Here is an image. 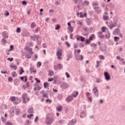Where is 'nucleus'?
<instances>
[{
    "label": "nucleus",
    "instance_id": "1",
    "mask_svg": "<svg viewBox=\"0 0 125 125\" xmlns=\"http://www.w3.org/2000/svg\"><path fill=\"white\" fill-rule=\"evenodd\" d=\"M22 98L23 99V103H27V101H30V99L28 97V95L26 93H24L22 95Z\"/></svg>",
    "mask_w": 125,
    "mask_h": 125
},
{
    "label": "nucleus",
    "instance_id": "2",
    "mask_svg": "<svg viewBox=\"0 0 125 125\" xmlns=\"http://www.w3.org/2000/svg\"><path fill=\"white\" fill-rule=\"evenodd\" d=\"M62 52H63V50L62 49H58L57 52V56H58V59L61 60V56L62 55Z\"/></svg>",
    "mask_w": 125,
    "mask_h": 125
},
{
    "label": "nucleus",
    "instance_id": "3",
    "mask_svg": "<svg viewBox=\"0 0 125 125\" xmlns=\"http://www.w3.org/2000/svg\"><path fill=\"white\" fill-rule=\"evenodd\" d=\"M104 76L105 77V79L106 81H109L111 79V76L110 74L107 72L104 73Z\"/></svg>",
    "mask_w": 125,
    "mask_h": 125
},
{
    "label": "nucleus",
    "instance_id": "4",
    "mask_svg": "<svg viewBox=\"0 0 125 125\" xmlns=\"http://www.w3.org/2000/svg\"><path fill=\"white\" fill-rule=\"evenodd\" d=\"M75 3H77V7H80L83 4V1L82 0H74Z\"/></svg>",
    "mask_w": 125,
    "mask_h": 125
},
{
    "label": "nucleus",
    "instance_id": "5",
    "mask_svg": "<svg viewBox=\"0 0 125 125\" xmlns=\"http://www.w3.org/2000/svg\"><path fill=\"white\" fill-rule=\"evenodd\" d=\"M117 24H118V21H115L113 22L112 24H110V25L109 26V28H110L111 29V30H112V29H113V28H114V27H117Z\"/></svg>",
    "mask_w": 125,
    "mask_h": 125
},
{
    "label": "nucleus",
    "instance_id": "6",
    "mask_svg": "<svg viewBox=\"0 0 125 125\" xmlns=\"http://www.w3.org/2000/svg\"><path fill=\"white\" fill-rule=\"evenodd\" d=\"M93 92L95 94V95L98 97V88L97 87H95L93 89Z\"/></svg>",
    "mask_w": 125,
    "mask_h": 125
},
{
    "label": "nucleus",
    "instance_id": "7",
    "mask_svg": "<svg viewBox=\"0 0 125 125\" xmlns=\"http://www.w3.org/2000/svg\"><path fill=\"white\" fill-rule=\"evenodd\" d=\"M54 121V119H53V118H47L46 121V124L47 125H51V124L53 123Z\"/></svg>",
    "mask_w": 125,
    "mask_h": 125
},
{
    "label": "nucleus",
    "instance_id": "8",
    "mask_svg": "<svg viewBox=\"0 0 125 125\" xmlns=\"http://www.w3.org/2000/svg\"><path fill=\"white\" fill-rule=\"evenodd\" d=\"M61 86L63 89H66L69 87V84L67 83H63L61 85Z\"/></svg>",
    "mask_w": 125,
    "mask_h": 125
},
{
    "label": "nucleus",
    "instance_id": "9",
    "mask_svg": "<svg viewBox=\"0 0 125 125\" xmlns=\"http://www.w3.org/2000/svg\"><path fill=\"white\" fill-rule=\"evenodd\" d=\"M2 35L3 36V38H4V39H8V34L7 32L4 31L2 32Z\"/></svg>",
    "mask_w": 125,
    "mask_h": 125
},
{
    "label": "nucleus",
    "instance_id": "10",
    "mask_svg": "<svg viewBox=\"0 0 125 125\" xmlns=\"http://www.w3.org/2000/svg\"><path fill=\"white\" fill-rule=\"evenodd\" d=\"M72 100H73V96H69L66 99V101L68 103H69V102H71V101H72Z\"/></svg>",
    "mask_w": 125,
    "mask_h": 125
},
{
    "label": "nucleus",
    "instance_id": "11",
    "mask_svg": "<svg viewBox=\"0 0 125 125\" xmlns=\"http://www.w3.org/2000/svg\"><path fill=\"white\" fill-rule=\"evenodd\" d=\"M30 38L31 40H32V41H36V40L38 41V40H39V36L34 35V36L31 37Z\"/></svg>",
    "mask_w": 125,
    "mask_h": 125
},
{
    "label": "nucleus",
    "instance_id": "12",
    "mask_svg": "<svg viewBox=\"0 0 125 125\" xmlns=\"http://www.w3.org/2000/svg\"><path fill=\"white\" fill-rule=\"evenodd\" d=\"M76 122V120L73 119L68 124V125H74Z\"/></svg>",
    "mask_w": 125,
    "mask_h": 125
},
{
    "label": "nucleus",
    "instance_id": "13",
    "mask_svg": "<svg viewBox=\"0 0 125 125\" xmlns=\"http://www.w3.org/2000/svg\"><path fill=\"white\" fill-rule=\"evenodd\" d=\"M83 59V55L76 56L77 60H82Z\"/></svg>",
    "mask_w": 125,
    "mask_h": 125
},
{
    "label": "nucleus",
    "instance_id": "14",
    "mask_svg": "<svg viewBox=\"0 0 125 125\" xmlns=\"http://www.w3.org/2000/svg\"><path fill=\"white\" fill-rule=\"evenodd\" d=\"M10 68H12V69L15 70V71H16V69H17V66H16L13 64H11L10 65Z\"/></svg>",
    "mask_w": 125,
    "mask_h": 125
},
{
    "label": "nucleus",
    "instance_id": "15",
    "mask_svg": "<svg viewBox=\"0 0 125 125\" xmlns=\"http://www.w3.org/2000/svg\"><path fill=\"white\" fill-rule=\"evenodd\" d=\"M114 32L115 33V34H117V35H118V34L120 33H121V30H120V29L119 28H116L115 29V30L114 31Z\"/></svg>",
    "mask_w": 125,
    "mask_h": 125
},
{
    "label": "nucleus",
    "instance_id": "16",
    "mask_svg": "<svg viewBox=\"0 0 125 125\" xmlns=\"http://www.w3.org/2000/svg\"><path fill=\"white\" fill-rule=\"evenodd\" d=\"M29 86H30V84L29 83H27L26 85H23L22 86V87H23L24 89H26V88H28Z\"/></svg>",
    "mask_w": 125,
    "mask_h": 125
},
{
    "label": "nucleus",
    "instance_id": "17",
    "mask_svg": "<svg viewBox=\"0 0 125 125\" xmlns=\"http://www.w3.org/2000/svg\"><path fill=\"white\" fill-rule=\"evenodd\" d=\"M57 111H58V112H61V111H62V106L59 105L57 106Z\"/></svg>",
    "mask_w": 125,
    "mask_h": 125
},
{
    "label": "nucleus",
    "instance_id": "18",
    "mask_svg": "<svg viewBox=\"0 0 125 125\" xmlns=\"http://www.w3.org/2000/svg\"><path fill=\"white\" fill-rule=\"evenodd\" d=\"M10 100L11 102H14L16 100V97L15 96H12L10 98Z\"/></svg>",
    "mask_w": 125,
    "mask_h": 125
},
{
    "label": "nucleus",
    "instance_id": "19",
    "mask_svg": "<svg viewBox=\"0 0 125 125\" xmlns=\"http://www.w3.org/2000/svg\"><path fill=\"white\" fill-rule=\"evenodd\" d=\"M30 73H36V70H35V68H34V67H30Z\"/></svg>",
    "mask_w": 125,
    "mask_h": 125
},
{
    "label": "nucleus",
    "instance_id": "20",
    "mask_svg": "<svg viewBox=\"0 0 125 125\" xmlns=\"http://www.w3.org/2000/svg\"><path fill=\"white\" fill-rule=\"evenodd\" d=\"M28 112L29 114H32V113H34V109H33V108L31 107L30 108H29L28 110Z\"/></svg>",
    "mask_w": 125,
    "mask_h": 125
},
{
    "label": "nucleus",
    "instance_id": "21",
    "mask_svg": "<svg viewBox=\"0 0 125 125\" xmlns=\"http://www.w3.org/2000/svg\"><path fill=\"white\" fill-rule=\"evenodd\" d=\"M79 95V92L78 91H76L75 92H74L72 93V96L74 97H77V96H78V95Z\"/></svg>",
    "mask_w": 125,
    "mask_h": 125
},
{
    "label": "nucleus",
    "instance_id": "22",
    "mask_svg": "<svg viewBox=\"0 0 125 125\" xmlns=\"http://www.w3.org/2000/svg\"><path fill=\"white\" fill-rule=\"evenodd\" d=\"M10 49L7 50V52H9V51H11L13 50V49H14V47L12 45H11L10 46Z\"/></svg>",
    "mask_w": 125,
    "mask_h": 125
},
{
    "label": "nucleus",
    "instance_id": "23",
    "mask_svg": "<svg viewBox=\"0 0 125 125\" xmlns=\"http://www.w3.org/2000/svg\"><path fill=\"white\" fill-rule=\"evenodd\" d=\"M58 69L61 70V69H62L63 68V65L61 64V63L58 64Z\"/></svg>",
    "mask_w": 125,
    "mask_h": 125
},
{
    "label": "nucleus",
    "instance_id": "24",
    "mask_svg": "<svg viewBox=\"0 0 125 125\" xmlns=\"http://www.w3.org/2000/svg\"><path fill=\"white\" fill-rule=\"evenodd\" d=\"M12 76L13 78H15V77H17V74H16V72L14 71L12 73Z\"/></svg>",
    "mask_w": 125,
    "mask_h": 125
},
{
    "label": "nucleus",
    "instance_id": "25",
    "mask_svg": "<svg viewBox=\"0 0 125 125\" xmlns=\"http://www.w3.org/2000/svg\"><path fill=\"white\" fill-rule=\"evenodd\" d=\"M100 63H102V61H97V65L96 67H100Z\"/></svg>",
    "mask_w": 125,
    "mask_h": 125
},
{
    "label": "nucleus",
    "instance_id": "26",
    "mask_svg": "<svg viewBox=\"0 0 125 125\" xmlns=\"http://www.w3.org/2000/svg\"><path fill=\"white\" fill-rule=\"evenodd\" d=\"M49 85V83H44V88H46V87H48Z\"/></svg>",
    "mask_w": 125,
    "mask_h": 125
},
{
    "label": "nucleus",
    "instance_id": "27",
    "mask_svg": "<svg viewBox=\"0 0 125 125\" xmlns=\"http://www.w3.org/2000/svg\"><path fill=\"white\" fill-rule=\"evenodd\" d=\"M77 16H79V15L80 14V15L79 16V17H81V18H83V13L81 12L80 13H77Z\"/></svg>",
    "mask_w": 125,
    "mask_h": 125
},
{
    "label": "nucleus",
    "instance_id": "28",
    "mask_svg": "<svg viewBox=\"0 0 125 125\" xmlns=\"http://www.w3.org/2000/svg\"><path fill=\"white\" fill-rule=\"evenodd\" d=\"M31 27L32 29H34L35 27H36V23L35 22H32L31 25Z\"/></svg>",
    "mask_w": 125,
    "mask_h": 125
},
{
    "label": "nucleus",
    "instance_id": "29",
    "mask_svg": "<svg viewBox=\"0 0 125 125\" xmlns=\"http://www.w3.org/2000/svg\"><path fill=\"white\" fill-rule=\"evenodd\" d=\"M89 4V1L87 0L84 1V5H88Z\"/></svg>",
    "mask_w": 125,
    "mask_h": 125
},
{
    "label": "nucleus",
    "instance_id": "30",
    "mask_svg": "<svg viewBox=\"0 0 125 125\" xmlns=\"http://www.w3.org/2000/svg\"><path fill=\"white\" fill-rule=\"evenodd\" d=\"M114 41L115 42H118V41H120V38L117 36L114 37Z\"/></svg>",
    "mask_w": 125,
    "mask_h": 125
},
{
    "label": "nucleus",
    "instance_id": "31",
    "mask_svg": "<svg viewBox=\"0 0 125 125\" xmlns=\"http://www.w3.org/2000/svg\"><path fill=\"white\" fill-rule=\"evenodd\" d=\"M49 73V76H50V77H51V76H53V75H54V73L52 71H50Z\"/></svg>",
    "mask_w": 125,
    "mask_h": 125
},
{
    "label": "nucleus",
    "instance_id": "32",
    "mask_svg": "<svg viewBox=\"0 0 125 125\" xmlns=\"http://www.w3.org/2000/svg\"><path fill=\"white\" fill-rule=\"evenodd\" d=\"M93 6H98V2H93L92 3Z\"/></svg>",
    "mask_w": 125,
    "mask_h": 125
},
{
    "label": "nucleus",
    "instance_id": "33",
    "mask_svg": "<svg viewBox=\"0 0 125 125\" xmlns=\"http://www.w3.org/2000/svg\"><path fill=\"white\" fill-rule=\"evenodd\" d=\"M28 51H29V53H30L32 55V54H33V49L32 48H29L28 49Z\"/></svg>",
    "mask_w": 125,
    "mask_h": 125
},
{
    "label": "nucleus",
    "instance_id": "34",
    "mask_svg": "<svg viewBox=\"0 0 125 125\" xmlns=\"http://www.w3.org/2000/svg\"><path fill=\"white\" fill-rule=\"evenodd\" d=\"M80 117H81V118H84V117H85V114H84V113H83V112H82V113H81V114L80 115Z\"/></svg>",
    "mask_w": 125,
    "mask_h": 125
},
{
    "label": "nucleus",
    "instance_id": "35",
    "mask_svg": "<svg viewBox=\"0 0 125 125\" xmlns=\"http://www.w3.org/2000/svg\"><path fill=\"white\" fill-rule=\"evenodd\" d=\"M103 18L104 20H108V19H109V17L107 16H104Z\"/></svg>",
    "mask_w": 125,
    "mask_h": 125
},
{
    "label": "nucleus",
    "instance_id": "36",
    "mask_svg": "<svg viewBox=\"0 0 125 125\" xmlns=\"http://www.w3.org/2000/svg\"><path fill=\"white\" fill-rule=\"evenodd\" d=\"M65 76H66V78L69 79V78H70L71 76H70V74H69V73L66 72L65 73Z\"/></svg>",
    "mask_w": 125,
    "mask_h": 125
},
{
    "label": "nucleus",
    "instance_id": "37",
    "mask_svg": "<svg viewBox=\"0 0 125 125\" xmlns=\"http://www.w3.org/2000/svg\"><path fill=\"white\" fill-rule=\"evenodd\" d=\"M16 32L17 33H20V32H21V28H20V27H18Z\"/></svg>",
    "mask_w": 125,
    "mask_h": 125
},
{
    "label": "nucleus",
    "instance_id": "38",
    "mask_svg": "<svg viewBox=\"0 0 125 125\" xmlns=\"http://www.w3.org/2000/svg\"><path fill=\"white\" fill-rule=\"evenodd\" d=\"M41 66H42V62H39L37 63V67L38 68H39V67H41Z\"/></svg>",
    "mask_w": 125,
    "mask_h": 125
},
{
    "label": "nucleus",
    "instance_id": "39",
    "mask_svg": "<svg viewBox=\"0 0 125 125\" xmlns=\"http://www.w3.org/2000/svg\"><path fill=\"white\" fill-rule=\"evenodd\" d=\"M100 82H101V80H100V78H97L96 79V82L98 83H100Z\"/></svg>",
    "mask_w": 125,
    "mask_h": 125
},
{
    "label": "nucleus",
    "instance_id": "40",
    "mask_svg": "<svg viewBox=\"0 0 125 125\" xmlns=\"http://www.w3.org/2000/svg\"><path fill=\"white\" fill-rule=\"evenodd\" d=\"M31 56H32V54L31 55H29V54H26V58H28V59L31 58Z\"/></svg>",
    "mask_w": 125,
    "mask_h": 125
},
{
    "label": "nucleus",
    "instance_id": "41",
    "mask_svg": "<svg viewBox=\"0 0 125 125\" xmlns=\"http://www.w3.org/2000/svg\"><path fill=\"white\" fill-rule=\"evenodd\" d=\"M54 69L56 71H57V70H58V64L57 65H54Z\"/></svg>",
    "mask_w": 125,
    "mask_h": 125
},
{
    "label": "nucleus",
    "instance_id": "42",
    "mask_svg": "<svg viewBox=\"0 0 125 125\" xmlns=\"http://www.w3.org/2000/svg\"><path fill=\"white\" fill-rule=\"evenodd\" d=\"M21 72L20 73V75H22V74H23V73H24V72H25L24 71V70L23 69V68H21Z\"/></svg>",
    "mask_w": 125,
    "mask_h": 125
},
{
    "label": "nucleus",
    "instance_id": "43",
    "mask_svg": "<svg viewBox=\"0 0 125 125\" xmlns=\"http://www.w3.org/2000/svg\"><path fill=\"white\" fill-rule=\"evenodd\" d=\"M81 42H84V37H83V36L80 37Z\"/></svg>",
    "mask_w": 125,
    "mask_h": 125
},
{
    "label": "nucleus",
    "instance_id": "44",
    "mask_svg": "<svg viewBox=\"0 0 125 125\" xmlns=\"http://www.w3.org/2000/svg\"><path fill=\"white\" fill-rule=\"evenodd\" d=\"M43 97L48 98V96L47 95V94H43Z\"/></svg>",
    "mask_w": 125,
    "mask_h": 125
},
{
    "label": "nucleus",
    "instance_id": "45",
    "mask_svg": "<svg viewBox=\"0 0 125 125\" xmlns=\"http://www.w3.org/2000/svg\"><path fill=\"white\" fill-rule=\"evenodd\" d=\"M94 36V35L93 34L92 36H90L89 39V41H92V40L93 39Z\"/></svg>",
    "mask_w": 125,
    "mask_h": 125
},
{
    "label": "nucleus",
    "instance_id": "46",
    "mask_svg": "<svg viewBox=\"0 0 125 125\" xmlns=\"http://www.w3.org/2000/svg\"><path fill=\"white\" fill-rule=\"evenodd\" d=\"M84 46V45L83 43H80L79 44V47H83Z\"/></svg>",
    "mask_w": 125,
    "mask_h": 125
},
{
    "label": "nucleus",
    "instance_id": "47",
    "mask_svg": "<svg viewBox=\"0 0 125 125\" xmlns=\"http://www.w3.org/2000/svg\"><path fill=\"white\" fill-rule=\"evenodd\" d=\"M42 47H43L44 48H46V47H47V45H46V44L45 43L42 44Z\"/></svg>",
    "mask_w": 125,
    "mask_h": 125
},
{
    "label": "nucleus",
    "instance_id": "48",
    "mask_svg": "<svg viewBox=\"0 0 125 125\" xmlns=\"http://www.w3.org/2000/svg\"><path fill=\"white\" fill-rule=\"evenodd\" d=\"M6 125H13L11 122H7L6 124Z\"/></svg>",
    "mask_w": 125,
    "mask_h": 125
},
{
    "label": "nucleus",
    "instance_id": "49",
    "mask_svg": "<svg viewBox=\"0 0 125 125\" xmlns=\"http://www.w3.org/2000/svg\"><path fill=\"white\" fill-rule=\"evenodd\" d=\"M2 42H3L4 43H6V42H7V41H6V40H5L4 39H2Z\"/></svg>",
    "mask_w": 125,
    "mask_h": 125
},
{
    "label": "nucleus",
    "instance_id": "50",
    "mask_svg": "<svg viewBox=\"0 0 125 125\" xmlns=\"http://www.w3.org/2000/svg\"><path fill=\"white\" fill-rule=\"evenodd\" d=\"M68 29H69V31H70V32H71V33H72V32H73V31H74V29H73V27H72V26L70 27H68Z\"/></svg>",
    "mask_w": 125,
    "mask_h": 125
},
{
    "label": "nucleus",
    "instance_id": "51",
    "mask_svg": "<svg viewBox=\"0 0 125 125\" xmlns=\"http://www.w3.org/2000/svg\"><path fill=\"white\" fill-rule=\"evenodd\" d=\"M105 39H110V34L105 35Z\"/></svg>",
    "mask_w": 125,
    "mask_h": 125
},
{
    "label": "nucleus",
    "instance_id": "52",
    "mask_svg": "<svg viewBox=\"0 0 125 125\" xmlns=\"http://www.w3.org/2000/svg\"><path fill=\"white\" fill-rule=\"evenodd\" d=\"M65 44H66V45L68 46V47H70V46H71V45H70V44L69 43V42H65Z\"/></svg>",
    "mask_w": 125,
    "mask_h": 125
},
{
    "label": "nucleus",
    "instance_id": "53",
    "mask_svg": "<svg viewBox=\"0 0 125 125\" xmlns=\"http://www.w3.org/2000/svg\"><path fill=\"white\" fill-rule=\"evenodd\" d=\"M60 29V25H58L55 28V30H59Z\"/></svg>",
    "mask_w": 125,
    "mask_h": 125
},
{
    "label": "nucleus",
    "instance_id": "54",
    "mask_svg": "<svg viewBox=\"0 0 125 125\" xmlns=\"http://www.w3.org/2000/svg\"><path fill=\"white\" fill-rule=\"evenodd\" d=\"M87 99H88L89 101H90V102H91V101H92V98H91V97H87Z\"/></svg>",
    "mask_w": 125,
    "mask_h": 125
},
{
    "label": "nucleus",
    "instance_id": "55",
    "mask_svg": "<svg viewBox=\"0 0 125 125\" xmlns=\"http://www.w3.org/2000/svg\"><path fill=\"white\" fill-rule=\"evenodd\" d=\"M86 43H87V44H89V43H90V40L87 39L86 41Z\"/></svg>",
    "mask_w": 125,
    "mask_h": 125
},
{
    "label": "nucleus",
    "instance_id": "56",
    "mask_svg": "<svg viewBox=\"0 0 125 125\" xmlns=\"http://www.w3.org/2000/svg\"><path fill=\"white\" fill-rule=\"evenodd\" d=\"M99 58H100V59H102L103 60H104V56H103L102 55H100L99 56Z\"/></svg>",
    "mask_w": 125,
    "mask_h": 125
},
{
    "label": "nucleus",
    "instance_id": "57",
    "mask_svg": "<svg viewBox=\"0 0 125 125\" xmlns=\"http://www.w3.org/2000/svg\"><path fill=\"white\" fill-rule=\"evenodd\" d=\"M106 29V27H103L102 28V32H105V29Z\"/></svg>",
    "mask_w": 125,
    "mask_h": 125
},
{
    "label": "nucleus",
    "instance_id": "58",
    "mask_svg": "<svg viewBox=\"0 0 125 125\" xmlns=\"http://www.w3.org/2000/svg\"><path fill=\"white\" fill-rule=\"evenodd\" d=\"M8 80L9 82H12V77H9Z\"/></svg>",
    "mask_w": 125,
    "mask_h": 125
},
{
    "label": "nucleus",
    "instance_id": "59",
    "mask_svg": "<svg viewBox=\"0 0 125 125\" xmlns=\"http://www.w3.org/2000/svg\"><path fill=\"white\" fill-rule=\"evenodd\" d=\"M40 29V27H37L36 29H35V32L36 33H38V32H39V30Z\"/></svg>",
    "mask_w": 125,
    "mask_h": 125
},
{
    "label": "nucleus",
    "instance_id": "60",
    "mask_svg": "<svg viewBox=\"0 0 125 125\" xmlns=\"http://www.w3.org/2000/svg\"><path fill=\"white\" fill-rule=\"evenodd\" d=\"M1 120H2V122H3V123H4V122H5V121H6V119H5L3 117H2L1 118Z\"/></svg>",
    "mask_w": 125,
    "mask_h": 125
},
{
    "label": "nucleus",
    "instance_id": "61",
    "mask_svg": "<svg viewBox=\"0 0 125 125\" xmlns=\"http://www.w3.org/2000/svg\"><path fill=\"white\" fill-rule=\"evenodd\" d=\"M54 78H51V79L49 78L48 81V82H52L54 81Z\"/></svg>",
    "mask_w": 125,
    "mask_h": 125
},
{
    "label": "nucleus",
    "instance_id": "62",
    "mask_svg": "<svg viewBox=\"0 0 125 125\" xmlns=\"http://www.w3.org/2000/svg\"><path fill=\"white\" fill-rule=\"evenodd\" d=\"M7 60H9V61L11 62V61H13V58H8L7 59Z\"/></svg>",
    "mask_w": 125,
    "mask_h": 125
},
{
    "label": "nucleus",
    "instance_id": "63",
    "mask_svg": "<svg viewBox=\"0 0 125 125\" xmlns=\"http://www.w3.org/2000/svg\"><path fill=\"white\" fill-rule=\"evenodd\" d=\"M5 15L6 16H8L9 15V12H8L7 11H6V13L5 14Z\"/></svg>",
    "mask_w": 125,
    "mask_h": 125
},
{
    "label": "nucleus",
    "instance_id": "64",
    "mask_svg": "<svg viewBox=\"0 0 125 125\" xmlns=\"http://www.w3.org/2000/svg\"><path fill=\"white\" fill-rule=\"evenodd\" d=\"M22 4H27V2L26 1H22Z\"/></svg>",
    "mask_w": 125,
    "mask_h": 125
}]
</instances>
